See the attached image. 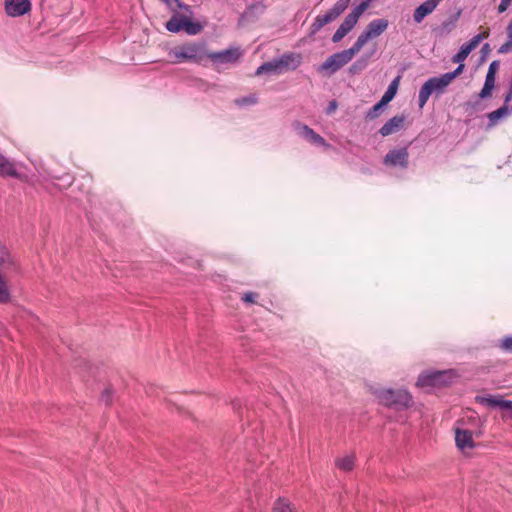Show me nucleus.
Listing matches in <instances>:
<instances>
[{
    "label": "nucleus",
    "instance_id": "f257e3e1",
    "mask_svg": "<svg viewBox=\"0 0 512 512\" xmlns=\"http://www.w3.org/2000/svg\"><path fill=\"white\" fill-rule=\"evenodd\" d=\"M170 62L173 64L194 62L200 63L206 58L207 50L205 42H186L169 50Z\"/></svg>",
    "mask_w": 512,
    "mask_h": 512
},
{
    "label": "nucleus",
    "instance_id": "f03ea898",
    "mask_svg": "<svg viewBox=\"0 0 512 512\" xmlns=\"http://www.w3.org/2000/svg\"><path fill=\"white\" fill-rule=\"evenodd\" d=\"M370 390L377 400L387 407L402 409L410 407L413 403L411 394L404 389L393 390L370 387Z\"/></svg>",
    "mask_w": 512,
    "mask_h": 512
},
{
    "label": "nucleus",
    "instance_id": "7ed1b4c3",
    "mask_svg": "<svg viewBox=\"0 0 512 512\" xmlns=\"http://www.w3.org/2000/svg\"><path fill=\"white\" fill-rule=\"evenodd\" d=\"M450 81L446 78L445 74H442L439 77L429 78L420 88L418 95V104L419 108H423L429 97L433 94H442L445 89L450 85Z\"/></svg>",
    "mask_w": 512,
    "mask_h": 512
},
{
    "label": "nucleus",
    "instance_id": "20e7f679",
    "mask_svg": "<svg viewBox=\"0 0 512 512\" xmlns=\"http://www.w3.org/2000/svg\"><path fill=\"white\" fill-rule=\"evenodd\" d=\"M359 52L356 46H353L349 49L334 53L329 56L319 67V71H327L330 75L334 74L340 68L348 64L353 57Z\"/></svg>",
    "mask_w": 512,
    "mask_h": 512
},
{
    "label": "nucleus",
    "instance_id": "39448f33",
    "mask_svg": "<svg viewBox=\"0 0 512 512\" xmlns=\"http://www.w3.org/2000/svg\"><path fill=\"white\" fill-rule=\"evenodd\" d=\"M368 7V1H363L354 7V9L345 17L344 21L334 33L332 41L334 43L341 41L354 28L360 16L367 10Z\"/></svg>",
    "mask_w": 512,
    "mask_h": 512
},
{
    "label": "nucleus",
    "instance_id": "423d86ee",
    "mask_svg": "<svg viewBox=\"0 0 512 512\" xmlns=\"http://www.w3.org/2000/svg\"><path fill=\"white\" fill-rule=\"evenodd\" d=\"M389 26V21L384 18H378L372 20L365 28V30L358 36L354 45L360 51L364 45L386 31Z\"/></svg>",
    "mask_w": 512,
    "mask_h": 512
},
{
    "label": "nucleus",
    "instance_id": "0eeeda50",
    "mask_svg": "<svg viewBox=\"0 0 512 512\" xmlns=\"http://www.w3.org/2000/svg\"><path fill=\"white\" fill-rule=\"evenodd\" d=\"M349 4L350 0H338L329 11L317 16L311 25L312 33L318 32L326 24L337 19L348 8Z\"/></svg>",
    "mask_w": 512,
    "mask_h": 512
},
{
    "label": "nucleus",
    "instance_id": "6e6552de",
    "mask_svg": "<svg viewBox=\"0 0 512 512\" xmlns=\"http://www.w3.org/2000/svg\"><path fill=\"white\" fill-rule=\"evenodd\" d=\"M451 371H429L422 373L417 385L421 387L446 385L451 379Z\"/></svg>",
    "mask_w": 512,
    "mask_h": 512
},
{
    "label": "nucleus",
    "instance_id": "1a4fd4ad",
    "mask_svg": "<svg viewBox=\"0 0 512 512\" xmlns=\"http://www.w3.org/2000/svg\"><path fill=\"white\" fill-rule=\"evenodd\" d=\"M383 163L386 166L400 167L406 169L409 164V152L407 148L390 150L384 157Z\"/></svg>",
    "mask_w": 512,
    "mask_h": 512
},
{
    "label": "nucleus",
    "instance_id": "9d476101",
    "mask_svg": "<svg viewBox=\"0 0 512 512\" xmlns=\"http://www.w3.org/2000/svg\"><path fill=\"white\" fill-rule=\"evenodd\" d=\"M476 402L487 407L499 408L503 411H507V417L512 418V401L505 400L501 396H476Z\"/></svg>",
    "mask_w": 512,
    "mask_h": 512
},
{
    "label": "nucleus",
    "instance_id": "9b49d317",
    "mask_svg": "<svg viewBox=\"0 0 512 512\" xmlns=\"http://www.w3.org/2000/svg\"><path fill=\"white\" fill-rule=\"evenodd\" d=\"M488 37L489 31L475 35L471 40L460 47L459 51L452 57V61L454 63L464 62L468 55L479 45V43Z\"/></svg>",
    "mask_w": 512,
    "mask_h": 512
},
{
    "label": "nucleus",
    "instance_id": "f8f14e48",
    "mask_svg": "<svg viewBox=\"0 0 512 512\" xmlns=\"http://www.w3.org/2000/svg\"><path fill=\"white\" fill-rule=\"evenodd\" d=\"M241 56L239 48H229L218 52H208L206 58L210 59L214 63H235Z\"/></svg>",
    "mask_w": 512,
    "mask_h": 512
},
{
    "label": "nucleus",
    "instance_id": "ddd939ff",
    "mask_svg": "<svg viewBox=\"0 0 512 512\" xmlns=\"http://www.w3.org/2000/svg\"><path fill=\"white\" fill-rule=\"evenodd\" d=\"M4 7L9 17H20L30 12L32 5L30 0H5Z\"/></svg>",
    "mask_w": 512,
    "mask_h": 512
},
{
    "label": "nucleus",
    "instance_id": "4468645a",
    "mask_svg": "<svg viewBox=\"0 0 512 512\" xmlns=\"http://www.w3.org/2000/svg\"><path fill=\"white\" fill-rule=\"evenodd\" d=\"M294 128L298 132L299 135H301L303 138H305L312 144L329 147V145L326 143L325 139L322 136H320L319 134H317L309 126L302 124L300 122H296L294 124Z\"/></svg>",
    "mask_w": 512,
    "mask_h": 512
},
{
    "label": "nucleus",
    "instance_id": "2eb2a0df",
    "mask_svg": "<svg viewBox=\"0 0 512 512\" xmlns=\"http://www.w3.org/2000/svg\"><path fill=\"white\" fill-rule=\"evenodd\" d=\"M302 57L296 53H286L277 59L282 72L286 70H295L301 64Z\"/></svg>",
    "mask_w": 512,
    "mask_h": 512
},
{
    "label": "nucleus",
    "instance_id": "dca6fc26",
    "mask_svg": "<svg viewBox=\"0 0 512 512\" xmlns=\"http://www.w3.org/2000/svg\"><path fill=\"white\" fill-rule=\"evenodd\" d=\"M405 122V117L403 115H396L389 119L379 130V133L383 136H389L398 132L402 129Z\"/></svg>",
    "mask_w": 512,
    "mask_h": 512
},
{
    "label": "nucleus",
    "instance_id": "f3484780",
    "mask_svg": "<svg viewBox=\"0 0 512 512\" xmlns=\"http://www.w3.org/2000/svg\"><path fill=\"white\" fill-rule=\"evenodd\" d=\"M455 442L456 446L464 451L465 449H471L474 447V441L472 437V432L466 429L455 430Z\"/></svg>",
    "mask_w": 512,
    "mask_h": 512
},
{
    "label": "nucleus",
    "instance_id": "a211bd4d",
    "mask_svg": "<svg viewBox=\"0 0 512 512\" xmlns=\"http://www.w3.org/2000/svg\"><path fill=\"white\" fill-rule=\"evenodd\" d=\"M437 5L432 0H426L423 2L420 6H418L413 14V19L416 23H421L423 19L431 14L435 9Z\"/></svg>",
    "mask_w": 512,
    "mask_h": 512
},
{
    "label": "nucleus",
    "instance_id": "6ab92c4d",
    "mask_svg": "<svg viewBox=\"0 0 512 512\" xmlns=\"http://www.w3.org/2000/svg\"><path fill=\"white\" fill-rule=\"evenodd\" d=\"M0 175L1 176H11L18 179H24L15 168V165L10 162L4 155L0 153Z\"/></svg>",
    "mask_w": 512,
    "mask_h": 512
},
{
    "label": "nucleus",
    "instance_id": "aec40b11",
    "mask_svg": "<svg viewBox=\"0 0 512 512\" xmlns=\"http://www.w3.org/2000/svg\"><path fill=\"white\" fill-rule=\"evenodd\" d=\"M267 73H273V74L282 73L277 59L263 63L261 66H259L257 68L255 75L260 76L262 74H267Z\"/></svg>",
    "mask_w": 512,
    "mask_h": 512
},
{
    "label": "nucleus",
    "instance_id": "412c9836",
    "mask_svg": "<svg viewBox=\"0 0 512 512\" xmlns=\"http://www.w3.org/2000/svg\"><path fill=\"white\" fill-rule=\"evenodd\" d=\"M273 512H299L297 507L286 499L279 498L273 507Z\"/></svg>",
    "mask_w": 512,
    "mask_h": 512
},
{
    "label": "nucleus",
    "instance_id": "4be33fe9",
    "mask_svg": "<svg viewBox=\"0 0 512 512\" xmlns=\"http://www.w3.org/2000/svg\"><path fill=\"white\" fill-rule=\"evenodd\" d=\"M399 81L400 77L398 76L389 84L387 90L385 91L384 95L381 98L383 103L388 104L395 97L398 90Z\"/></svg>",
    "mask_w": 512,
    "mask_h": 512
},
{
    "label": "nucleus",
    "instance_id": "5701e85b",
    "mask_svg": "<svg viewBox=\"0 0 512 512\" xmlns=\"http://www.w3.org/2000/svg\"><path fill=\"white\" fill-rule=\"evenodd\" d=\"M355 457L353 455H345L336 460V466L345 472H349L353 469Z\"/></svg>",
    "mask_w": 512,
    "mask_h": 512
},
{
    "label": "nucleus",
    "instance_id": "b1692460",
    "mask_svg": "<svg viewBox=\"0 0 512 512\" xmlns=\"http://www.w3.org/2000/svg\"><path fill=\"white\" fill-rule=\"evenodd\" d=\"M509 114L507 106H502L497 110L488 114L489 126H494L500 119L506 117Z\"/></svg>",
    "mask_w": 512,
    "mask_h": 512
},
{
    "label": "nucleus",
    "instance_id": "393cba45",
    "mask_svg": "<svg viewBox=\"0 0 512 512\" xmlns=\"http://www.w3.org/2000/svg\"><path fill=\"white\" fill-rule=\"evenodd\" d=\"M185 17L183 18H177L172 17L167 23H166V29L170 32L177 33L181 30H184L185 27Z\"/></svg>",
    "mask_w": 512,
    "mask_h": 512
},
{
    "label": "nucleus",
    "instance_id": "a878e982",
    "mask_svg": "<svg viewBox=\"0 0 512 512\" xmlns=\"http://www.w3.org/2000/svg\"><path fill=\"white\" fill-rule=\"evenodd\" d=\"M368 65V59L361 57L357 61H355L349 68V72L351 74H358L363 71Z\"/></svg>",
    "mask_w": 512,
    "mask_h": 512
},
{
    "label": "nucleus",
    "instance_id": "bb28decb",
    "mask_svg": "<svg viewBox=\"0 0 512 512\" xmlns=\"http://www.w3.org/2000/svg\"><path fill=\"white\" fill-rule=\"evenodd\" d=\"M184 30L189 34V35H196L198 34L201 30H202V26L197 23V22H193L189 19H185V27H184Z\"/></svg>",
    "mask_w": 512,
    "mask_h": 512
},
{
    "label": "nucleus",
    "instance_id": "cd10ccee",
    "mask_svg": "<svg viewBox=\"0 0 512 512\" xmlns=\"http://www.w3.org/2000/svg\"><path fill=\"white\" fill-rule=\"evenodd\" d=\"M387 105V103H383L382 99L375 104L368 112L366 117L369 119H375L380 115L381 109Z\"/></svg>",
    "mask_w": 512,
    "mask_h": 512
},
{
    "label": "nucleus",
    "instance_id": "c85d7f7f",
    "mask_svg": "<svg viewBox=\"0 0 512 512\" xmlns=\"http://www.w3.org/2000/svg\"><path fill=\"white\" fill-rule=\"evenodd\" d=\"M464 70V64L459 63V66L452 72L445 73L446 78L449 79L450 82H452L457 76H459Z\"/></svg>",
    "mask_w": 512,
    "mask_h": 512
},
{
    "label": "nucleus",
    "instance_id": "c756f323",
    "mask_svg": "<svg viewBox=\"0 0 512 512\" xmlns=\"http://www.w3.org/2000/svg\"><path fill=\"white\" fill-rule=\"evenodd\" d=\"M510 52H512V38H508L507 41L503 43L498 49L499 54H507Z\"/></svg>",
    "mask_w": 512,
    "mask_h": 512
},
{
    "label": "nucleus",
    "instance_id": "7c9ffc66",
    "mask_svg": "<svg viewBox=\"0 0 512 512\" xmlns=\"http://www.w3.org/2000/svg\"><path fill=\"white\" fill-rule=\"evenodd\" d=\"M500 347L503 350L512 353V336H508L502 339Z\"/></svg>",
    "mask_w": 512,
    "mask_h": 512
},
{
    "label": "nucleus",
    "instance_id": "2f4dec72",
    "mask_svg": "<svg viewBox=\"0 0 512 512\" xmlns=\"http://www.w3.org/2000/svg\"><path fill=\"white\" fill-rule=\"evenodd\" d=\"M494 86H491L489 84H484L482 90L479 93V97L484 99L491 95V92L493 90Z\"/></svg>",
    "mask_w": 512,
    "mask_h": 512
},
{
    "label": "nucleus",
    "instance_id": "473e14b6",
    "mask_svg": "<svg viewBox=\"0 0 512 512\" xmlns=\"http://www.w3.org/2000/svg\"><path fill=\"white\" fill-rule=\"evenodd\" d=\"M258 297L257 293L247 292L242 296V300L246 303H254Z\"/></svg>",
    "mask_w": 512,
    "mask_h": 512
},
{
    "label": "nucleus",
    "instance_id": "72a5a7b5",
    "mask_svg": "<svg viewBox=\"0 0 512 512\" xmlns=\"http://www.w3.org/2000/svg\"><path fill=\"white\" fill-rule=\"evenodd\" d=\"M239 105L244 104H255L257 102V98L255 96L245 97L236 101Z\"/></svg>",
    "mask_w": 512,
    "mask_h": 512
},
{
    "label": "nucleus",
    "instance_id": "f704fd0d",
    "mask_svg": "<svg viewBox=\"0 0 512 512\" xmlns=\"http://www.w3.org/2000/svg\"><path fill=\"white\" fill-rule=\"evenodd\" d=\"M511 2H512V0H501L500 4L498 6V12L499 13L505 12L508 9V7L510 6Z\"/></svg>",
    "mask_w": 512,
    "mask_h": 512
},
{
    "label": "nucleus",
    "instance_id": "c9c22d12",
    "mask_svg": "<svg viewBox=\"0 0 512 512\" xmlns=\"http://www.w3.org/2000/svg\"><path fill=\"white\" fill-rule=\"evenodd\" d=\"M498 68H499V61H493L490 63L487 73L495 75Z\"/></svg>",
    "mask_w": 512,
    "mask_h": 512
},
{
    "label": "nucleus",
    "instance_id": "e433bc0d",
    "mask_svg": "<svg viewBox=\"0 0 512 512\" xmlns=\"http://www.w3.org/2000/svg\"><path fill=\"white\" fill-rule=\"evenodd\" d=\"M110 395H111V390L110 389H106L103 394H102V397H101V400L103 402H105V404H109L111 399H110Z\"/></svg>",
    "mask_w": 512,
    "mask_h": 512
},
{
    "label": "nucleus",
    "instance_id": "4c0bfd02",
    "mask_svg": "<svg viewBox=\"0 0 512 512\" xmlns=\"http://www.w3.org/2000/svg\"><path fill=\"white\" fill-rule=\"evenodd\" d=\"M484 84H489L491 86H494L495 85V75L487 73Z\"/></svg>",
    "mask_w": 512,
    "mask_h": 512
},
{
    "label": "nucleus",
    "instance_id": "58836bf2",
    "mask_svg": "<svg viewBox=\"0 0 512 512\" xmlns=\"http://www.w3.org/2000/svg\"><path fill=\"white\" fill-rule=\"evenodd\" d=\"M337 108L336 101H331L328 107V113L333 112Z\"/></svg>",
    "mask_w": 512,
    "mask_h": 512
},
{
    "label": "nucleus",
    "instance_id": "ea45409f",
    "mask_svg": "<svg viewBox=\"0 0 512 512\" xmlns=\"http://www.w3.org/2000/svg\"><path fill=\"white\" fill-rule=\"evenodd\" d=\"M512 100V83L510 84V89H509V92L507 93L506 97H505V101L506 102H509Z\"/></svg>",
    "mask_w": 512,
    "mask_h": 512
},
{
    "label": "nucleus",
    "instance_id": "a19ab883",
    "mask_svg": "<svg viewBox=\"0 0 512 512\" xmlns=\"http://www.w3.org/2000/svg\"><path fill=\"white\" fill-rule=\"evenodd\" d=\"M163 2H165L168 6H172V2H177V0H162Z\"/></svg>",
    "mask_w": 512,
    "mask_h": 512
},
{
    "label": "nucleus",
    "instance_id": "79ce46f5",
    "mask_svg": "<svg viewBox=\"0 0 512 512\" xmlns=\"http://www.w3.org/2000/svg\"><path fill=\"white\" fill-rule=\"evenodd\" d=\"M489 50V44H484L482 47V52H487Z\"/></svg>",
    "mask_w": 512,
    "mask_h": 512
},
{
    "label": "nucleus",
    "instance_id": "37998d69",
    "mask_svg": "<svg viewBox=\"0 0 512 512\" xmlns=\"http://www.w3.org/2000/svg\"><path fill=\"white\" fill-rule=\"evenodd\" d=\"M433 2H435V4L438 6V4L442 1V0H432Z\"/></svg>",
    "mask_w": 512,
    "mask_h": 512
}]
</instances>
